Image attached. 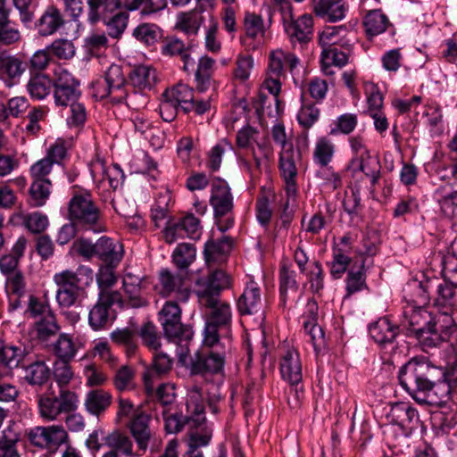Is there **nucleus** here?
Returning a JSON list of instances; mask_svg holds the SVG:
<instances>
[{
    "instance_id": "1",
    "label": "nucleus",
    "mask_w": 457,
    "mask_h": 457,
    "mask_svg": "<svg viewBox=\"0 0 457 457\" xmlns=\"http://www.w3.org/2000/svg\"><path fill=\"white\" fill-rule=\"evenodd\" d=\"M195 285L204 320V344L212 347L219 343L221 333L228 332L231 328V306L220 300L221 292L231 286V278L222 270H215L199 277Z\"/></svg>"
},
{
    "instance_id": "2",
    "label": "nucleus",
    "mask_w": 457,
    "mask_h": 457,
    "mask_svg": "<svg viewBox=\"0 0 457 457\" xmlns=\"http://www.w3.org/2000/svg\"><path fill=\"white\" fill-rule=\"evenodd\" d=\"M401 386L420 404H437L449 399L450 375L442 366L433 364L425 356H415L398 371Z\"/></svg>"
},
{
    "instance_id": "3",
    "label": "nucleus",
    "mask_w": 457,
    "mask_h": 457,
    "mask_svg": "<svg viewBox=\"0 0 457 457\" xmlns=\"http://www.w3.org/2000/svg\"><path fill=\"white\" fill-rule=\"evenodd\" d=\"M401 326L423 348H434L457 336V323L448 312L432 313L422 306L404 308Z\"/></svg>"
},
{
    "instance_id": "4",
    "label": "nucleus",
    "mask_w": 457,
    "mask_h": 457,
    "mask_svg": "<svg viewBox=\"0 0 457 457\" xmlns=\"http://www.w3.org/2000/svg\"><path fill=\"white\" fill-rule=\"evenodd\" d=\"M53 280L57 286L55 299L61 314L71 323L75 324L80 320L78 312L69 310L80 305L87 297V288L93 283L94 272L87 266L79 265L75 270H64L54 275Z\"/></svg>"
},
{
    "instance_id": "5",
    "label": "nucleus",
    "mask_w": 457,
    "mask_h": 457,
    "mask_svg": "<svg viewBox=\"0 0 457 457\" xmlns=\"http://www.w3.org/2000/svg\"><path fill=\"white\" fill-rule=\"evenodd\" d=\"M186 408V415L179 412L170 413V409L162 410V414L167 433L177 434L185 427H187V436L189 438L195 431H196L198 435H202V430L212 428V426L209 424L206 420L204 398L201 388L198 386H193L188 390Z\"/></svg>"
},
{
    "instance_id": "6",
    "label": "nucleus",
    "mask_w": 457,
    "mask_h": 457,
    "mask_svg": "<svg viewBox=\"0 0 457 457\" xmlns=\"http://www.w3.org/2000/svg\"><path fill=\"white\" fill-rule=\"evenodd\" d=\"M158 321L162 328L165 338L180 348L179 356L188 354V344L194 333L190 326L181 322L179 305L176 302H166L158 313Z\"/></svg>"
},
{
    "instance_id": "7",
    "label": "nucleus",
    "mask_w": 457,
    "mask_h": 457,
    "mask_svg": "<svg viewBox=\"0 0 457 457\" xmlns=\"http://www.w3.org/2000/svg\"><path fill=\"white\" fill-rule=\"evenodd\" d=\"M68 218L82 230L100 233L105 228L101 211L88 191L73 195L69 202Z\"/></svg>"
},
{
    "instance_id": "8",
    "label": "nucleus",
    "mask_w": 457,
    "mask_h": 457,
    "mask_svg": "<svg viewBox=\"0 0 457 457\" xmlns=\"http://www.w3.org/2000/svg\"><path fill=\"white\" fill-rule=\"evenodd\" d=\"M210 205L213 210V218L218 228L225 232L235 224L234 197L228 183L214 177L211 182Z\"/></svg>"
},
{
    "instance_id": "9",
    "label": "nucleus",
    "mask_w": 457,
    "mask_h": 457,
    "mask_svg": "<svg viewBox=\"0 0 457 457\" xmlns=\"http://www.w3.org/2000/svg\"><path fill=\"white\" fill-rule=\"evenodd\" d=\"M200 220L192 213L181 218L170 217L165 222L163 238L166 243L172 244L179 238L200 237Z\"/></svg>"
},
{
    "instance_id": "10",
    "label": "nucleus",
    "mask_w": 457,
    "mask_h": 457,
    "mask_svg": "<svg viewBox=\"0 0 457 457\" xmlns=\"http://www.w3.org/2000/svg\"><path fill=\"white\" fill-rule=\"evenodd\" d=\"M225 354L208 351L197 353L191 362L190 371L193 375H200L204 379L212 377L222 378L225 375Z\"/></svg>"
},
{
    "instance_id": "11",
    "label": "nucleus",
    "mask_w": 457,
    "mask_h": 457,
    "mask_svg": "<svg viewBox=\"0 0 457 457\" xmlns=\"http://www.w3.org/2000/svg\"><path fill=\"white\" fill-rule=\"evenodd\" d=\"M53 88L56 105L68 106V104L79 100L81 93L79 81L67 70H61L54 74Z\"/></svg>"
},
{
    "instance_id": "12",
    "label": "nucleus",
    "mask_w": 457,
    "mask_h": 457,
    "mask_svg": "<svg viewBox=\"0 0 457 457\" xmlns=\"http://www.w3.org/2000/svg\"><path fill=\"white\" fill-rule=\"evenodd\" d=\"M115 303H123V299H119L117 294H98L97 301L88 312V325L94 331L108 328L111 323L110 310Z\"/></svg>"
},
{
    "instance_id": "13",
    "label": "nucleus",
    "mask_w": 457,
    "mask_h": 457,
    "mask_svg": "<svg viewBox=\"0 0 457 457\" xmlns=\"http://www.w3.org/2000/svg\"><path fill=\"white\" fill-rule=\"evenodd\" d=\"M66 21L62 11L54 4L47 5L37 19H35L32 29L41 37L54 35L63 29Z\"/></svg>"
},
{
    "instance_id": "14",
    "label": "nucleus",
    "mask_w": 457,
    "mask_h": 457,
    "mask_svg": "<svg viewBox=\"0 0 457 457\" xmlns=\"http://www.w3.org/2000/svg\"><path fill=\"white\" fill-rule=\"evenodd\" d=\"M173 359L163 352L154 354L153 361L143 373V381L145 392L148 395H153L154 391V380L167 375L172 369Z\"/></svg>"
},
{
    "instance_id": "15",
    "label": "nucleus",
    "mask_w": 457,
    "mask_h": 457,
    "mask_svg": "<svg viewBox=\"0 0 457 457\" xmlns=\"http://www.w3.org/2000/svg\"><path fill=\"white\" fill-rule=\"evenodd\" d=\"M285 30L293 45L307 44L313 37V18L311 14H303L285 24Z\"/></svg>"
},
{
    "instance_id": "16",
    "label": "nucleus",
    "mask_w": 457,
    "mask_h": 457,
    "mask_svg": "<svg viewBox=\"0 0 457 457\" xmlns=\"http://www.w3.org/2000/svg\"><path fill=\"white\" fill-rule=\"evenodd\" d=\"M160 294L162 296H170L172 293L181 301H187L189 296V290L184 287V276L181 272L172 273L168 269H162L159 271Z\"/></svg>"
},
{
    "instance_id": "17",
    "label": "nucleus",
    "mask_w": 457,
    "mask_h": 457,
    "mask_svg": "<svg viewBox=\"0 0 457 457\" xmlns=\"http://www.w3.org/2000/svg\"><path fill=\"white\" fill-rule=\"evenodd\" d=\"M391 422L397 425L405 435L416 430L420 423L418 411L405 403H397L390 413Z\"/></svg>"
},
{
    "instance_id": "18",
    "label": "nucleus",
    "mask_w": 457,
    "mask_h": 457,
    "mask_svg": "<svg viewBox=\"0 0 457 457\" xmlns=\"http://www.w3.org/2000/svg\"><path fill=\"white\" fill-rule=\"evenodd\" d=\"M262 308L261 288L254 281L247 283L237 301V309L241 316L253 315Z\"/></svg>"
},
{
    "instance_id": "19",
    "label": "nucleus",
    "mask_w": 457,
    "mask_h": 457,
    "mask_svg": "<svg viewBox=\"0 0 457 457\" xmlns=\"http://www.w3.org/2000/svg\"><path fill=\"white\" fill-rule=\"evenodd\" d=\"M295 155V149L279 153L278 170L285 181L287 195H295L297 192V168Z\"/></svg>"
},
{
    "instance_id": "20",
    "label": "nucleus",
    "mask_w": 457,
    "mask_h": 457,
    "mask_svg": "<svg viewBox=\"0 0 457 457\" xmlns=\"http://www.w3.org/2000/svg\"><path fill=\"white\" fill-rule=\"evenodd\" d=\"M193 45L187 46L177 37H167L162 42L161 53L167 56H179L183 62V70L189 71L190 67L194 66V60L191 58L190 51Z\"/></svg>"
},
{
    "instance_id": "21",
    "label": "nucleus",
    "mask_w": 457,
    "mask_h": 457,
    "mask_svg": "<svg viewBox=\"0 0 457 457\" xmlns=\"http://www.w3.org/2000/svg\"><path fill=\"white\" fill-rule=\"evenodd\" d=\"M204 6L199 4L188 12H179L177 15L175 29L188 37L197 35L202 24L204 22Z\"/></svg>"
},
{
    "instance_id": "22",
    "label": "nucleus",
    "mask_w": 457,
    "mask_h": 457,
    "mask_svg": "<svg viewBox=\"0 0 457 457\" xmlns=\"http://www.w3.org/2000/svg\"><path fill=\"white\" fill-rule=\"evenodd\" d=\"M370 337L381 347L393 344L398 336L399 327L386 317L379 318L369 327Z\"/></svg>"
},
{
    "instance_id": "23",
    "label": "nucleus",
    "mask_w": 457,
    "mask_h": 457,
    "mask_svg": "<svg viewBox=\"0 0 457 457\" xmlns=\"http://www.w3.org/2000/svg\"><path fill=\"white\" fill-rule=\"evenodd\" d=\"M112 403V395L104 389L89 390L85 396V410L97 418L103 416Z\"/></svg>"
},
{
    "instance_id": "24",
    "label": "nucleus",
    "mask_w": 457,
    "mask_h": 457,
    "mask_svg": "<svg viewBox=\"0 0 457 457\" xmlns=\"http://www.w3.org/2000/svg\"><path fill=\"white\" fill-rule=\"evenodd\" d=\"M150 420L151 417L148 414L140 411L134 414L129 426L138 450L143 453L146 451L151 438Z\"/></svg>"
},
{
    "instance_id": "25",
    "label": "nucleus",
    "mask_w": 457,
    "mask_h": 457,
    "mask_svg": "<svg viewBox=\"0 0 457 457\" xmlns=\"http://www.w3.org/2000/svg\"><path fill=\"white\" fill-rule=\"evenodd\" d=\"M269 59V72L275 77L283 76L287 69L293 71L299 64V59L295 54L282 49L271 51Z\"/></svg>"
},
{
    "instance_id": "26",
    "label": "nucleus",
    "mask_w": 457,
    "mask_h": 457,
    "mask_svg": "<svg viewBox=\"0 0 457 457\" xmlns=\"http://www.w3.org/2000/svg\"><path fill=\"white\" fill-rule=\"evenodd\" d=\"M280 373L282 378L292 386L302 381V363L297 352L287 351L280 361Z\"/></svg>"
},
{
    "instance_id": "27",
    "label": "nucleus",
    "mask_w": 457,
    "mask_h": 457,
    "mask_svg": "<svg viewBox=\"0 0 457 457\" xmlns=\"http://www.w3.org/2000/svg\"><path fill=\"white\" fill-rule=\"evenodd\" d=\"M103 264H119L123 256L122 245L107 237H101L96 242V255Z\"/></svg>"
},
{
    "instance_id": "28",
    "label": "nucleus",
    "mask_w": 457,
    "mask_h": 457,
    "mask_svg": "<svg viewBox=\"0 0 457 457\" xmlns=\"http://www.w3.org/2000/svg\"><path fill=\"white\" fill-rule=\"evenodd\" d=\"M436 278H428L424 273L421 278H413L406 284L405 293L410 295V301L418 304L429 302L430 289L434 287Z\"/></svg>"
},
{
    "instance_id": "29",
    "label": "nucleus",
    "mask_w": 457,
    "mask_h": 457,
    "mask_svg": "<svg viewBox=\"0 0 457 457\" xmlns=\"http://www.w3.org/2000/svg\"><path fill=\"white\" fill-rule=\"evenodd\" d=\"M296 272L287 262H282L278 271L280 304L286 306L290 295H295L299 289Z\"/></svg>"
},
{
    "instance_id": "30",
    "label": "nucleus",
    "mask_w": 457,
    "mask_h": 457,
    "mask_svg": "<svg viewBox=\"0 0 457 457\" xmlns=\"http://www.w3.org/2000/svg\"><path fill=\"white\" fill-rule=\"evenodd\" d=\"M87 4V21L95 25L107 15L120 10L121 0H86Z\"/></svg>"
},
{
    "instance_id": "31",
    "label": "nucleus",
    "mask_w": 457,
    "mask_h": 457,
    "mask_svg": "<svg viewBox=\"0 0 457 457\" xmlns=\"http://www.w3.org/2000/svg\"><path fill=\"white\" fill-rule=\"evenodd\" d=\"M104 79L114 89L115 95L112 96V103L122 104L128 96L125 89L126 79L122 67L118 64L110 65L104 72Z\"/></svg>"
},
{
    "instance_id": "32",
    "label": "nucleus",
    "mask_w": 457,
    "mask_h": 457,
    "mask_svg": "<svg viewBox=\"0 0 457 457\" xmlns=\"http://www.w3.org/2000/svg\"><path fill=\"white\" fill-rule=\"evenodd\" d=\"M130 84L138 90H150L157 82L156 70L148 65H138L129 74Z\"/></svg>"
},
{
    "instance_id": "33",
    "label": "nucleus",
    "mask_w": 457,
    "mask_h": 457,
    "mask_svg": "<svg viewBox=\"0 0 457 457\" xmlns=\"http://www.w3.org/2000/svg\"><path fill=\"white\" fill-rule=\"evenodd\" d=\"M313 12L328 21L335 22L345 17V6L342 0H312Z\"/></svg>"
},
{
    "instance_id": "34",
    "label": "nucleus",
    "mask_w": 457,
    "mask_h": 457,
    "mask_svg": "<svg viewBox=\"0 0 457 457\" xmlns=\"http://www.w3.org/2000/svg\"><path fill=\"white\" fill-rule=\"evenodd\" d=\"M216 62L208 55L199 58L195 71V87L199 92H205L211 86Z\"/></svg>"
},
{
    "instance_id": "35",
    "label": "nucleus",
    "mask_w": 457,
    "mask_h": 457,
    "mask_svg": "<svg viewBox=\"0 0 457 457\" xmlns=\"http://www.w3.org/2000/svg\"><path fill=\"white\" fill-rule=\"evenodd\" d=\"M99 171L102 174L99 179L104 180L107 179L110 187L113 190L120 187L125 179L124 173L118 164H113L112 167L107 168L104 162H96L91 167V175L94 179H96Z\"/></svg>"
},
{
    "instance_id": "36",
    "label": "nucleus",
    "mask_w": 457,
    "mask_h": 457,
    "mask_svg": "<svg viewBox=\"0 0 457 457\" xmlns=\"http://www.w3.org/2000/svg\"><path fill=\"white\" fill-rule=\"evenodd\" d=\"M122 284L130 307L141 308L147 305V300L142 296L141 278L127 274Z\"/></svg>"
},
{
    "instance_id": "37",
    "label": "nucleus",
    "mask_w": 457,
    "mask_h": 457,
    "mask_svg": "<svg viewBox=\"0 0 457 457\" xmlns=\"http://www.w3.org/2000/svg\"><path fill=\"white\" fill-rule=\"evenodd\" d=\"M119 264H103L100 266L96 275L98 287V294H117L119 299H122L121 294L118 290H112V287L117 282L115 269Z\"/></svg>"
},
{
    "instance_id": "38",
    "label": "nucleus",
    "mask_w": 457,
    "mask_h": 457,
    "mask_svg": "<svg viewBox=\"0 0 457 457\" xmlns=\"http://www.w3.org/2000/svg\"><path fill=\"white\" fill-rule=\"evenodd\" d=\"M162 97L170 99L179 107H181L184 112L188 113V108H192L194 99V90L186 84L179 83L171 89H166Z\"/></svg>"
},
{
    "instance_id": "39",
    "label": "nucleus",
    "mask_w": 457,
    "mask_h": 457,
    "mask_svg": "<svg viewBox=\"0 0 457 457\" xmlns=\"http://www.w3.org/2000/svg\"><path fill=\"white\" fill-rule=\"evenodd\" d=\"M22 368L25 370L24 378L31 386H42L50 379V369L44 361H37L31 363L26 361Z\"/></svg>"
},
{
    "instance_id": "40",
    "label": "nucleus",
    "mask_w": 457,
    "mask_h": 457,
    "mask_svg": "<svg viewBox=\"0 0 457 457\" xmlns=\"http://www.w3.org/2000/svg\"><path fill=\"white\" fill-rule=\"evenodd\" d=\"M362 24L367 37L371 38L385 32L390 22L381 10H371L364 16Z\"/></svg>"
},
{
    "instance_id": "41",
    "label": "nucleus",
    "mask_w": 457,
    "mask_h": 457,
    "mask_svg": "<svg viewBox=\"0 0 457 457\" xmlns=\"http://www.w3.org/2000/svg\"><path fill=\"white\" fill-rule=\"evenodd\" d=\"M60 329L61 327L54 312L47 313L35 322L37 338L40 342H47L51 337L56 336Z\"/></svg>"
},
{
    "instance_id": "42",
    "label": "nucleus",
    "mask_w": 457,
    "mask_h": 457,
    "mask_svg": "<svg viewBox=\"0 0 457 457\" xmlns=\"http://www.w3.org/2000/svg\"><path fill=\"white\" fill-rule=\"evenodd\" d=\"M137 337L138 332L132 328H117L111 333V340L125 348L128 355L135 353L137 348Z\"/></svg>"
},
{
    "instance_id": "43",
    "label": "nucleus",
    "mask_w": 457,
    "mask_h": 457,
    "mask_svg": "<svg viewBox=\"0 0 457 457\" xmlns=\"http://www.w3.org/2000/svg\"><path fill=\"white\" fill-rule=\"evenodd\" d=\"M27 63L21 58L9 54L6 51L0 52V74L9 79L20 77L26 70Z\"/></svg>"
},
{
    "instance_id": "44",
    "label": "nucleus",
    "mask_w": 457,
    "mask_h": 457,
    "mask_svg": "<svg viewBox=\"0 0 457 457\" xmlns=\"http://www.w3.org/2000/svg\"><path fill=\"white\" fill-rule=\"evenodd\" d=\"M367 288L365 262L362 261L360 267L355 270L354 266L347 271L345 278L346 295L345 297H350L355 293Z\"/></svg>"
},
{
    "instance_id": "45",
    "label": "nucleus",
    "mask_w": 457,
    "mask_h": 457,
    "mask_svg": "<svg viewBox=\"0 0 457 457\" xmlns=\"http://www.w3.org/2000/svg\"><path fill=\"white\" fill-rule=\"evenodd\" d=\"M28 354L29 353L25 348L14 345H4L0 349V361L4 366L9 369L23 367L27 361L26 358Z\"/></svg>"
},
{
    "instance_id": "46",
    "label": "nucleus",
    "mask_w": 457,
    "mask_h": 457,
    "mask_svg": "<svg viewBox=\"0 0 457 457\" xmlns=\"http://www.w3.org/2000/svg\"><path fill=\"white\" fill-rule=\"evenodd\" d=\"M201 432L202 435H198L195 431L191 437L187 438V450L183 453L182 457H204L201 448L210 444L213 429L205 428V430L204 429Z\"/></svg>"
},
{
    "instance_id": "47",
    "label": "nucleus",
    "mask_w": 457,
    "mask_h": 457,
    "mask_svg": "<svg viewBox=\"0 0 457 457\" xmlns=\"http://www.w3.org/2000/svg\"><path fill=\"white\" fill-rule=\"evenodd\" d=\"M320 54V63L324 71L330 68L331 65L344 67L348 63L349 55L339 50L336 45L329 44L328 46H322Z\"/></svg>"
},
{
    "instance_id": "48",
    "label": "nucleus",
    "mask_w": 457,
    "mask_h": 457,
    "mask_svg": "<svg viewBox=\"0 0 457 457\" xmlns=\"http://www.w3.org/2000/svg\"><path fill=\"white\" fill-rule=\"evenodd\" d=\"M53 84L49 76L38 73L29 79L27 88L32 98L41 100L50 94Z\"/></svg>"
},
{
    "instance_id": "49",
    "label": "nucleus",
    "mask_w": 457,
    "mask_h": 457,
    "mask_svg": "<svg viewBox=\"0 0 457 457\" xmlns=\"http://www.w3.org/2000/svg\"><path fill=\"white\" fill-rule=\"evenodd\" d=\"M106 27L108 35L112 38H120L126 29L129 22V14L126 12L116 11L101 21Z\"/></svg>"
},
{
    "instance_id": "50",
    "label": "nucleus",
    "mask_w": 457,
    "mask_h": 457,
    "mask_svg": "<svg viewBox=\"0 0 457 457\" xmlns=\"http://www.w3.org/2000/svg\"><path fill=\"white\" fill-rule=\"evenodd\" d=\"M243 29L245 35L251 39H255L259 36L263 37L266 29L262 16L253 12L245 11L243 19Z\"/></svg>"
},
{
    "instance_id": "51",
    "label": "nucleus",
    "mask_w": 457,
    "mask_h": 457,
    "mask_svg": "<svg viewBox=\"0 0 457 457\" xmlns=\"http://www.w3.org/2000/svg\"><path fill=\"white\" fill-rule=\"evenodd\" d=\"M335 154V145L327 137L318 138L312 154L313 162L320 166H328Z\"/></svg>"
},
{
    "instance_id": "52",
    "label": "nucleus",
    "mask_w": 457,
    "mask_h": 457,
    "mask_svg": "<svg viewBox=\"0 0 457 457\" xmlns=\"http://www.w3.org/2000/svg\"><path fill=\"white\" fill-rule=\"evenodd\" d=\"M52 182L50 179H33L29 187L31 205L41 207L46 204L51 195Z\"/></svg>"
},
{
    "instance_id": "53",
    "label": "nucleus",
    "mask_w": 457,
    "mask_h": 457,
    "mask_svg": "<svg viewBox=\"0 0 457 457\" xmlns=\"http://www.w3.org/2000/svg\"><path fill=\"white\" fill-rule=\"evenodd\" d=\"M135 370L129 365H122L115 370L112 384L119 392L130 391L135 388Z\"/></svg>"
},
{
    "instance_id": "54",
    "label": "nucleus",
    "mask_w": 457,
    "mask_h": 457,
    "mask_svg": "<svg viewBox=\"0 0 457 457\" xmlns=\"http://www.w3.org/2000/svg\"><path fill=\"white\" fill-rule=\"evenodd\" d=\"M12 4L19 14L21 23L26 29H32L36 19V12L38 7V2L36 0H12Z\"/></svg>"
},
{
    "instance_id": "55",
    "label": "nucleus",
    "mask_w": 457,
    "mask_h": 457,
    "mask_svg": "<svg viewBox=\"0 0 457 457\" xmlns=\"http://www.w3.org/2000/svg\"><path fill=\"white\" fill-rule=\"evenodd\" d=\"M21 39V33L4 9L0 10V45L10 46Z\"/></svg>"
},
{
    "instance_id": "56",
    "label": "nucleus",
    "mask_w": 457,
    "mask_h": 457,
    "mask_svg": "<svg viewBox=\"0 0 457 457\" xmlns=\"http://www.w3.org/2000/svg\"><path fill=\"white\" fill-rule=\"evenodd\" d=\"M457 287L444 279L443 283L436 285V296L435 305L457 309Z\"/></svg>"
},
{
    "instance_id": "57",
    "label": "nucleus",
    "mask_w": 457,
    "mask_h": 457,
    "mask_svg": "<svg viewBox=\"0 0 457 457\" xmlns=\"http://www.w3.org/2000/svg\"><path fill=\"white\" fill-rule=\"evenodd\" d=\"M195 253L193 244H179L173 251L172 262L179 270H185L194 262Z\"/></svg>"
},
{
    "instance_id": "58",
    "label": "nucleus",
    "mask_w": 457,
    "mask_h": 457,
    "mask_svg": "<svg viewBox=\"0 0 457 457\" xmlns=\"http://www.w3.org/2000/svg\"><path fill=\"white\" fill-rule=\"evenodd\" d=\"M233 246L230 237L223 236L218 240H209L204 245V254L206 262H210L217 256L228 254Z\"/></svg>"
},
{
    "instance_id": "59",
    "label": "nucleus",
    "mask_w": 457,
    "mask_h": 457,
    "mask_svg": "<svg viewBox=\"0 0 457 457\" xmlns=\"http://www.w3.org/2000/svg\"><path fill=\"white\" fill-rule=\"evenodd\" d=\"M37 403L40 415L44 419L54 420H56L60 414L63 413L60 408L57 395H54V393L38 395Z\"/></svg>"
},
{
    "instance_id": "60",
    "label": "nucleus",
    "mask_w": 457,
    "mask_h": 457,
    "mask_svg": "<svg viewBox=\"0 0 457 457\" xmlns=\"http://www.w3.org/2000/svg\"><path fill=\"white\" fill-rule=\"evenodd\" d=\"M47 49L52 58L68 61L72 59L76 54V47L71 40L67 38H56L49 46Z\"/></svg>"
},
{
    "instance_id": "61",
    "label": "nucleus",
    "mask_w": 457,
    "mask_h": 457,
    "mask_svg": "<svg viewBox=\"0 0 457 457\" xmlns=\"http://www.w3.org/2000/svg\"><path fill=\"white\" fill-rule=\"evenodd\" d=\"M233 151L234 146L228 138L220 139L208 154L207 167L212 171H217L220 167L223 154Z\"/></svg>"
},
{
    "instance_id": "62",
    "label": "nucleus",
    "mask_w": 457,
    "mask_h": 457,
    "mask_svg": "<svg viewBox=\"0 0 457 457\" xmlns=\"http://www.w3.org/2000/svg\"><path fill=\"white\" fill-rule=\"evenodd\" d=\"M133 36L146 46H153L162 38V30L155 24L142 23L133 31Z\"/></svg>"
},
{
    "instance_id": "63",
    "label": "nucleus",
    "mask_w": 457,
    "mask_h": 457,
    "mask_svg": "<svg viewBox=\"0 0 457 457\" xmlns=\"http://www.w3.org/2000/svg\"><path fill=\"white\" fill-rule=\"evenodd\" d=\"M76 352L77 349L72 337L66 333L60 334L57 341L54 345V353L58 357V360L71 361Z\"/></svg>"
},
{
    "instance_id": "64",
    "label": "nucleus",
    "mask_w": 457,
    "mask_h": 457,
    "mask_svg": "<svg viewBox=\"0 0 457 457\" xmlns=\"http://www.w3.org/2000/svg\"><path fill=\"white\" fill-rule=\"evenodd\" d=\"M53 312L47 299L41 301L37 296L32 294L28 295L27 306L24 309L25 315L32 319H37L45 317L47 313Z\"/></svg>"
}]
</instances>
